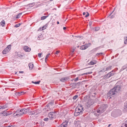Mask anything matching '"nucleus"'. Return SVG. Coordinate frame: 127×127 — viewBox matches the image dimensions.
Segmentation results:
<instances>
[{
  "label": "nucleus",
  "mask_w": 127,
  "mask_h": 127,
  "mask_svg": "<svg viewBox=\"0 0 127 127\" xmlns=\"http://www.w3.org/2000/svg\"><path fill=\"white\" fill-rule=\"evenodd\" d=\"M121 87L120 85L116 84L115 87L112 89L109 92L110 96H112L115 94L116 93L119 92L120 91Z\"/></svg>",
  "instance_id": "f257e3e1"
},
{
  "label": "nucleus",
  "mask_w": 127,
  "mask_h": 127,
  "mask_svg": "<svg viewBox=\"0 0 127 127\" xmlns=\"http://www.w3.org/2000/svg\"><path fill=\"white\" fill-rule=\"evenodd\" d=\"M28 109H21L17 112V113L16 114V116H22L23 115L27 114L28 113Z\"/></svg>",
  "instance_id": "f03ea898"
},
{
  "label": "nucleus",
  "mask_w": 127,
  "mask_h": 127,
  "mask_svg": "<svg viewBox=\"0 0 127 127\" xmlns=\"http://www.w3.org/2000/svg\"><path fill=\"white\" fill-rule=\"evenodd\" d=\"M106 107L105 105H102L97 110V113L100 114L103 113L105 110Z\"/></svg>",
  "instance_id": "7ed1b4c3"
},
{
  "label": "nucleus",
  "mask_w": 127,
  "mask_h": 127,
  "mask_svg": "<svg viewBox=\"0 0 127 127\" xmlns=\"http://www.w3.org/2000/svg\"><path fill=\"white\" fill-rule=\"evenodd\" d=\"M94 103V100L93 99H89L87 102L86 105L87 107H89Z\"/></svg>",
  "instance_id": "20e7f679"
},
{
  "label": "nucleus",
  "mask_w": 127,
  "mask_h": 127,
  "mask_svg": "<svg viewBox=\"0 0 127 127\" xmlns=\"http://www.w3.org/2000/svg\"><path fill=\"white\" fill-rule=\"evenodd\" d=\"M114 74V72H113V71H112L111 72L107 74L104 77H105V78H108L110 77L113 76Z\"/></svg>",
  "instance_id": "39448f33"
},
{
  "label": "nucleus",
  "mask_w": 127,
  "mask_h": 127,
  "mask_svg": "<svg viewBox=\"0 0 127 127\" xmlns=\"http://www.w3.org/2000/svg\"><path fill=\"white\" fill-rule=\"evenodd\" d=\"M83 108L82 106L80 105L78 107L76 108L75 109V110L77 111V112H79L80 114H81L82 113L83 111Z\"/></svg>",
  "instance_id": "423d86ee"
},
{
  "label": "nucleus",
  "mask_w": 127,
  "mask_h": 127,
  "mask_svg": "<svg viewBox=\"0 0 127 127\" xmlns=\"http://www.w3.org/2000/svg\"><path fill=\"white\" fill-rule=\"evenodd\" d=\"M56 115V113L54 112H51L49 114L48 116L50 118L52 119Z\"/></svg>",
  "instance_id": "0eeeda50"
},
{
  "label": "nucleus",
  "mask_w": 127,
  "mask_h": 127,
  "mask_svg": "<svg viewBox=\"0 0 127 127\" xmlns=\"http://www.w3.org/2000/svg\"><path fill=\"white\" fill-rule=\"evenodd\" d=\"M75 127H80V122L79 121L75 122Z\"/></svg>",
  "instance_id": "6e6552de"
},
{
  "label": "nucleus",
  "mask_w": 127,
  "mask_h": 127,
  "mask_svg": "<svg viewBox=\"0 0 127 127\" xmlns=\"http://www.w3.org/2000/svg\"><path fill=\"white\" fill-rule=\"evenodd\" d=\"M69 79V78L68 77H63L60 79V81L62 82H65Z\"/></svg>",
  "instance_id": "1a4fd4ad"
},
{
  "label": "nucleus",
  "mask_w": 127,
  "mask_h": 127,
  "mask_svg": "<svg viewBox=\"0 0 127 127\" xmlns=\"http://www.w3.org/2000/svg\"><path fill=\"white\" fill-rule=\"evenodd\" d=\"M23 49L25 51L27 52L30 51L31 50V48H29V47L27 46H24L23 48Z\"/></svg>",
  "instance_id": "9d476101"
},
{
  "label": "nucleus",
  "mask_w": 127,
  "mask_h": 127,
  "mask_svg": "<svg viewBox=\"0 0 127 127\" xmlns=\"http://www.w3.org/2000/svg\"><path fill=\"white\" fill-rule=\"evenodd\" d=\"M25 93L23 91L20 92H16L15 93V94L17 96H19L21 95L24 94Z\"/></svg>",
  "instance_id": "9b49d317"
},
{
  "label": "nucleus",
  "mask_w": 127,
  "mask_h": 127,
  "mask_svg": "<svg viewBox=\"0 0 127 127\" xmlns=\"http://www.w3.org/2000/svg\"><path fill=\"white\" fill-rule=\"evenodd\" d=\"M88 47V45L85 44V45H82L81 46L80 48V49L81 50H83L86 49Z\"/></svg>",
  "instance_id": "f8f14e48"
},
{
  "label": "nucleus",
  "mask_w": 127,
  "mask_h": 127,
  "mask_svg": "<svg viewBox=\"0 0 127 127\" xmlns=\"http://www.w3.org/2000/svg\"><path fill=\"white\" fill-rule=\"evenodd\" d=\"M41 110L39 109L35 110V115H37L41 113Z\"/></svg>",
  "instance_id": "ddd939ff"
},
{
  "label": "nucleus",
  "mask_w": 127,
  "mask_h": 127,
  "mask_svg": "<svg viewBox=\"0 0 127 127\" xmlns=\"http://www.w3.org/2000/svg\"><path fill=\"white\" fill-rule=\"evenodd\" d=\"M9 51V50H7V48H5L3 50L2 53L3 54H5L8 52Z\"/></svg>",
  "instance_id": "4468645a"
},
{
  "label": "nucleus",
  "mask_w": 127,
  "mask_h": 127,
  "mask_svg": "<svg viewBox=\"0 0 127 127\" xmlns=\"http://www.w3.org/2000/svg\"><path fill=\"white\" fill-rule=\"evenodd\" d=\"M96 63V62L94 61H92L91 62L89 63V65H94Z\"/></svg>",
  "instance_id": "2eb2a0df"
},
{
  "label": "nucleus",
  "mask_w": 127,
  "mask_h": 127,
  "mask_svg": "<svg viewBox=\"0 0 127 127\" xmlns=\"http://www.w3.org/2000/svg\"><path fill=\"white\" fill-rule=\"evenodd\" d=\"M81 82H79L78 83H73V86L74 87V86H78L80 85Z\"/></svg>",
  "instance_id": "dca6fc26"
},
{
  "label": "nucleus",
  "mask_w": 127,
  "mask_h": 127,
  "mask_svg": "<svg viewBox=\"0 0 127 127\" xmlns=\"http://www.w3.org/2000/svg\"><path fill=\"white\" fill-rule=\"evenodd\" d=\"M8 107L7 104H6L2 106H0V109H4L7 108Z\"/></svg>",
  "instance_id": "f3484780"
},
{
  "label": "nucleus",
  "mask_w": 127,
  "mask_h": 127,
  "mask_svg": "<svg viewBox=\"0 0 127 127\" xmlns=\"http://www.w3.org/2000/svg\"><path fill=\"white\" fill-rule=\"evenodd\" d=\"M29 68L30 69H32L33 67V65L32 63H30L29 64Z\"/></svg>",
  "instance_id": "a211bd4d"
},
{
  "label": "nucleus",
  "mask_w": 127,
  "mask_h": 127,
  "mask_svg": "<svg viewBox=\"0 0 127 127\" xmlns=\"http://www.w3.org/2000/svg\"><path fill=\"white\" fill-rule=\"evenodd\" d=\"M89 98L87 95H86L84 97V100L85 101H86L87 100H89Z\"/></svg>",
  "instance_id": "6ab92c4d"
},
{
  "label": "nucleus",
  "mask_w": 127,
  "mask_h": 127,
  "mask_svg": "<svg viewBox=\"0 0 127 127\" xmlns=\"http://www.w3.org/2000/svg\"><path fill=\"white\" fill-rule=\"evenodd\" d=\"M80 114L79 112H77V110H75V112L74 113V115L75 116H77L79 115V114Z\"/></svg>",
  "instance_id": "aec40b11"
},
{
  "label": "nucleus",
  "mask_w": 127,
  "mask_h": 127,
  "mask_svg": "<svg viewBox=\"0 0 127 127\" xmlns=\"http://www.w3.org/2000/svg\"><path fill=\"white\" fill-rule=\"evenodd\" d=\"M122 127H127V120L123 124V126H122Z\"/></svg>",
  "instance_id": "412c9836"
},
{
  "label": "nucleus",
  "mask_w": 127,
  "mask_h": 127,
  "mask_svg": "<svg viewBox=\"0 0 127 127\" xmlns=\"http://www.w3.org/2000/svg\"><path fill=\"white\" fill-rule=\"evenodd\" d=\"M5 23V21L4 20H2L0 23L1 25H2V27L4 26Z\"/></svg>",
  "instance_id": "4be33fe9"
},
{
  "label": "nucleus",
  "mask_w": 127,
  "mask_h": 127,
  "mask_svg": "<svg viewBox=\"0 0 127 127\" xmlns=\"http://www.w3.org/2000/svg\"><path fill=\"white\" fill-rule=\"evenodd\" d=\"M48 16H42L41 18V20H44L46 19L47 17Z\"/></svg>",
  "instance_id": "5701e85b"
},
{
  "label": "nucleus",
  "mask_w": 127,
  "mask_h": 127,
  "mask_svg": "<svg viewBox=\"0 0 127 127\" xmlns=\"http://www.w3.org/2000/svg\"><path fill=\"white\" fill-rule=\"evenodd\" d=\"M22 14V13H19L17 15H16V18L18 19V18H19L20 17Z\"/></svg>",
  "instance_id": "b1692460"
},
{
  "label": "nucleus",
  "mask_w": 127,
  "mask_h": 127,
  "mask_svg": "<svg viewBox=\"0 0 127 127\" xmlns=\"http://www.w3.org/2000/svg\"><path fill=\"white\" fill-rule=\"evenodd\" d=\"M111 67H112L111 66H109L107 67H106V68H105V69H106V71H107L108 70L110 69Z\"/></svg>",
  "instance_id": "393cba45"
},
{
  "label": "nucleus",
  "mask_w": 127,
  "mask_h": 127,
  "mask_svg": "<svg viewBox=\"0 0 127 127\" xmlns=\"http://www.w3.org/2000/svg\"><path fill=\"white\" fill-rule=\"evenodd\" d=\"M11 45H9L6 48H7V50H9V51H10L11 49Z\"/></svg>",
  "instance_id": "a878e982"
},
{
  "label": "nucleus",
  "mask_w": 127,
  "mask_h": 127,
  "mask_svg": "<svg viewBox=\"0 0 127 127\" xmlns=\"http://www.w3.org/2000/svg\"><path fill=\"white\" fill-rule=\"evenodd\" d=\"M34 5V3H33L29 4L28 5L30 7H32Z\"/></svg>",
  "instance_id": "bb28decb"
},
{
  "label": "nucleus",
  "mask_w": 127,
  "mask_h": 127,
  "mask_svg": "<svg viewBox=\"0 0 127 127\" xmlns=\"http://www.w3.org/2000/svg\"><path fill=\"white\" fill-rule=\"evenodd\" d=\"M12 113L11 112H6V113L5 114V115L6 116H8V115H9L10 114H11Z\"/></svg>",
  "instance_id": "cd10ccee"
},
{
  "label": "nucleus",
  "mask_w": 127,
  "mask_h": 127,
  "mask_svg": "<svg viewBox=\"0 0 127 127\" xmlns=\"http://www.w3.org/2000/svg\"><path fill=\"white\" fill-rule=\"evenodd\" d=\"M1 114L3 115V116H6V115H5V114L6 113V111H4L1 112Z\"/></svg>",
  "instance_id": "c85d7f7f"
},
{
  "label": "nucleus",
  "mask_w": 127,
  "mask_h": 127,
  "mask_svg": "<svg viewBox=\"0 0 127 127\" xmlns=\"http://www.w3.org/2000/svg\"><path fill=\"white\" fill-rule=\"evenodd\" d=\"M92 72H88V73H84L83 74H82L81 75H88V74H91V73H92Z\"/></svg>",
  "instance_id": "c756f323"
},
{
  "label": "nucleus",
  "mask_w": 127,
  "mask_h": 127,
  "mask_svg": "<svg viewBox=\"0 0 127 127\" xmlns=\"http://www.w3.org/2000/svg\"><path fill=\"white\" fill-rule=\"evenodd\" d=\"M104 53H97L96 55V56H98L99 55H104Z\"/></svg>",
  "instance_id": "7c9ffc66"
},
{
  "label": "nucleus",
  "mask_w": 127,
  "mask_h": 127,
  "mask_svg": "<svg viewBox=\"0 0 127 127\" xmlns=\"http://www.w3.org/2000/svg\"><path fill=\"white\" fill-rule=\"evenodd\" d=\"M127 68V65H125L124 66H123L122 67V69H123V70H124L126 68ZM126 70H127V69Z\"/></svg>",
  "instance_id": "2f4dec72"
},
{
  "label": "nucleus",
  "mask_w": 127,
  "mask_h": 127,
  "mask_svg": "<svg viewBox=\"0 0 127 127\" xmlns=\"http://www.w3.org/2000/svg\"><path fill=\"white\" fill-rule=\"evenodd\" d=\"M124 109L126 110H127V103H125L124 104Z\"/></svg>",
  "instance_id": "473e14b6"
},
{
  "label": "nucleus",
  "mask_w": 127,
  "mask_h": 127,
  "mask_svg": "<svg viewBox=\"0 0 127 127\" xmlns=\"http://www.w3.org/2000/svg\"><path fill=\"white\" fill-rule=\"evenodd\" d=\"M78 97V95H76L74 96L73 97V99L74 100H75Z\"/></svg>",
  "instance_id": "72a5a7b5"
},
{
  "label": "nucleus",
  "mask_w": 127,
  "mask_h": 127,
  "mask_svg": "<svg viewBox=\"0 0 127 127\" xmlns=\"http://www.w3.org/2000/svg\"><path fill=\"white\" fill-rule=\"evenodd\" d=\"M105 68H106V67H104L103 68L102 70H101L100 71V72H105V71H106V70L105 69Z\"/></svg>",
  "instance_id": "f704fd0d"
},
{
  "label": "nucleus",
  "mask_w": 127,
  "mask_h": 127,
  "mask_svg": "<svg viewBox=\"0 0 127 127\" xmlns=\"http://www.w3.org/2000/svg\"><path fill=\"white\" fill-rule=\"evenodd\" d=\"M75 50V49H73L71 51V52H70V53L72 55L71 56H72L73 54L74 53V52Z\"/></svg>",
  "instance_id": "c9c22d12"
},
{
  "label": "nucleus",
  "mask_w": 127,
  "mask_h": 127,
  "mask_svg": "<svg viewBox=\"0 0 127 127\" xmlns=\"http://www.w3.org/2000/svg\"><path fill=\"white\" fill-rule=\"evenodd\" d=\"M21 23H19L18 24L16 25L15 26V27L16 28L20 26L21 25Z\"/></svg>",
  "instance_id": "e433bc0d"
},
{
  "label": "nucleus",
  "mask_w": 127,
  "mask_h": 127,
  "mask_svg": "<svg viewBox=\"0 0 127 127\" xmlns=\"http://www.w3.org/2000/svg\"><path fill=\"white\" fill-rule=\"evenodd\" d=\"M99 29V27H97L95 28V31H97Z\"/></svg>",
  "instance_id": "4c0bfd02"
},
{
  "label": "nucleus",
  "mask_w": 127,
  "mask_h": 127,
  "mask_svg": "<svg viewBox=\"0 0 127 127\" xmlns=\"http://www.w3.org/2000/svg\"><path fill=\"white\" fill-rule=\"evenodd\" d=\"M40 82V81H39L37 82H35L34 84H39V83Z\"/></svg>",
  "instance_id": "58836bf2"
},
{
  "label": "nucleus",
  "mask_w": 127,
  "mask_h": 127,
  "mask_svg": "<svg viewBox=\"0 0 127 127\" xmlns=\"http://www.w3.org/2000/svg\"><path fill=\"white\" fill-rule=\"evenodd\" d=\"M86 13H87V14L85 16V17H87L89 15V14L88 12H87Z\"/></svg>",
  "instance_id": "ea45409f"
},
{
  "label": "nucleus",
  "mask_w": 127,
  "mask_h": 127,
  "mask_svg": "<svg viewBox=\"0 0 127 127\" xmlns=\"http://www.w3.org/2000/svg\"><path fill=\"white\" fill-rule=\"evenodd\" d=\"M31 113L32 115H35V110L31 112Z\"/></svg>",
  "instance_id": "a19ab883"
},
{
  "label": "nucleus",
  "mask_w": 127,
  "mask_h": 127,
  "mask_svg": "<svg viewBox=\"0 0 127 127\" xmlns=\"http://www.w3.org/2000/svg\"><path fill=\"white\" fill-rule=\"evenodd\" d=\"M44 120L45 121H47L48 120V118H45L44 119Z\"/></svg>",
  "instance_id": "79ce46f5"
},
{
  "label": "nucleus",
  "mask_w": 127,
  "mask_h": 127,
  "mask_svg": "<svg viewBox=\"0 0 127 127\" xmlns=\"http://www.w3.org/2000/svg\"><path fill=\"white\" fill-rule=\"evenodd\" d=\"M78 77L76 78L75 79H74V82H76L78 80Z\"/></svg>",
  "instance_id": "37998d69"
},
{
  "label": "nucleus",
  "mask_w": 127,
  "mask_h": 127,
  "mask_svg": "<svg viewBox=\"0 0 127 127\" xmlns=\"http://www.w3.org/2000/svg\"><path fill=\"white\" fill-rule=\"evenodd\" d=\"M92 24V22H90L89 23V25L90 26H91Z\"/></svg>",
  "instance_id": "c03bdc74"
},
{
  "label": "nucleus",
  "mask_w": 127,
  "mask_h": 127,
  "mask_svg": "<svg viewBox=\"0 0 127 127\" xmlns=\"http://www.w3.org/2000/svg\"><path fill=\"white\" fill-rule=\"evenodd\" d=\"M114 15H112L110 17V18L111 19L114 18Z\"/></svg>",
  "instance_id": "a18cd8bd"
},
{
  "label": "nucleus",
  "mask_w": 127,
  "mask_h": 127,
  "mask_svg": "<svg viewBox=\"0 0 127 127\" xmlns=\"http://www.w3.org/2000/svg\"><path fill=\"white\" fill-rule=\"evenodd\" d=\"M48 56H46V57L45 58V62H46V61L47 60V58H48Z\"/></svg>",
  "instance_id": "49530a36"
},
{
  "label": "nucleus",
  "mask_w": 127,
  "mask_h": 127,
  "mask_svg": "<svg viewBox=\"0 0 127 127\" xmlns=\"http://www.w3.org/2000/svg\"><path fill=\"white\" fill-rule=\"evenodd\" d=\"M124 43L125 44H127V38L126 39Z\"/></svg>",
  "instance_id": "de8ad7c7"
},
{
  "label": "nucleus",
  "mask_w": 127,
  "mask_h": 127,
  "mask_svg": "<svg viewBox=\"0 0 127 127\" xmlns=\"http://www.w3.org/2000/svg\"><path fill=\"white\" fill-rule=\"evenodd\" d=\"M60 52V51H57L55 53V54H56L57 55L58 53Z\"/></svg>",
  "instance_id": "09e8293b"
},
{
  "label": "nucleus",
  "mask_w": 127,
  "mask_h": 127,
  "mask_svg": "<svg viewBox=\"0 0 127 127\" xmlns=\"http://www.w3.org/2000/svg\"><path fill=\"white\" fill-rule=\"evenodd\" d=\"M42 53H39L38 54V56H41V55H42Z\"/></svg>",
  "instance_id": "8fccbe9b"
},
{
  "label": "nucleus",
  "mask_w": 127,
  "mask_h": 127,
  "mask_svg": "<svg viewBox=\"0 0 127 127\" xmlns=\"http://www.w3.org/2000/svg\"><path fill=\"white\" fill-rule=\"evenodd\" d=\"M38 123L37 122L36 123V125H37V126H40V124H39V125H38Z\"/></svg>",
  "instance_id": "3c124183"
},
{
  "label": "nucleus",
  "mask_w": 127,
  "mask_h": 127,
  "mask_svg": "<svg viewBox=\"0 0 127 127\" xmlns=\"http://www.w3.org/2000/svg\"><path fill=\"white\" fill-rule=\"evenodd\" d=\"M66 29V27H64L63 28V29L64 30H65Z\"/></svg>",
  "instance_id": "603ef678"
},
{
  "label": "nucleus",
  "mask_w": 127,
  "mask_h": 127,
  "mask_svg": "<svg viewBox=\"0 0 127 127\" xmlns=\"http://www.w3.org/2000/svg\"><path fill=\"white\" fill-rule=\"evenodd\" d=\"M42 28L43 29H45L46 28H44V26L42 27Z\"/></svg>",
  "instance_id": "864d4df0"
},
{
  "label": "nucleus",
  "mask_w": 127,
  "mask_h": 127,
  "mask_svg": "<svg viewBox=\"0 0 127 127\" xmlns=\"http://www.w3.org/2000/svg\"><path fill=\"white\" fill-rule=\"evenodd\" d=\"M23 71H19V72L20 73H23Z\"/></svg>",
  "instance_id": "5fc2aeb1"
},
{
  "label": "nucleus",
  "mask_w": 127,
  "mask_h": 127,
  "mask_svg": "<svg viewBox=\"0 0 127 127\" xmlns=\"http://www.w3.org/2000/svg\"><path fill=\"white\" fill-rule=\"evenodd\" d=\"M86 14V13L85 12H84L83 13V15H85Z\"/></svg>",
  "instance_id": "6e6d98bb"
},
{
  "label": "nucleus",
  "mask_w": 127,
  "mask_h": 127,
  "mask_svg": "<svg viewBox=\"0 0 127 127\" xmlns=\"http://www.w3.org/2000/svg\"><path fill=\"white\" fill-rule=\"evenodd\" d=\"M50 55V53H48L47 55L46 56H49Z\"/></svg>",
  "instance_id": "4d7b16f0"
},
{
  "label": "nucleus",
  "mask_w": 127,
  "mask_h": 127,
  "mask_svg": "<svg viewBox=\"0 0 127 127\" xmlns=\"http://www.w3.org/2000/svg\"><path fill=\"white\" fill-rule=\"evenodd\" d=\"M57 24H59V23L58 21H57Z\"/></svg>",
  "instance_id": "13d9d810"
},
{
  "label": "nucleus",
  "mask_w": 127,
  "mask_h": 127,
  "mask_svg": "<svg viewBox=\"0 0 127 127\" xmlns=\"http://www.w3.org/2000/svg\"><path fill=\"white\" fill-rule=\"evenodd\" d=\"M113 11H112V12L111 13V14L110 15H109V16L110 15L112 14V13H113Z\"/></svg>",
  "instance_id": "bf43d9fd"
},
{
  "label": "nucleus",
  "mask_w": 127,
  "mask_h": 127,
  "mask_svg": "<svg viewBox=\"0 0 127 127\" xmlns=\"http://www.w3.org/2000/svg\"><path fill=\"white\" fill-rule=\"evenodd\" d=\"M38 57L39 58H41V56H38Z\"/></svg>",
  "instance_id": "052dcab7"
},
{
  "label": "nucleus",
  "mask_w": 127,
  "mask_h": 127,
  "mask_svg": "<svg viewBox=\"0 0 127 127\" xmlns=\"http://www.w3.org/2000/svg\"><path fill=\"white\" fill-rule=\"evenodd\" d=\"M32 83H34V82H33V81H32Z\"/></svg>",
  "instance_id": "680f3d73"
},
{
  "label": "nucleus",
  "mask_w": 127,
  "mask_h": 127,
  "mask_svg": "<svg viewBox=\"0 0 127 127\" xmlns=\"http://www.w3.org/2000/svg\"><path fill=\"white\" fill-rule=\"evenodd\" d=\"M7 127H11V126H8Z\"/></svg>",
  "instance_id": "e2e57ef3"
},
{
  "label": "nucleus",
  "mask_w": 127,
  "mask_h": 127,
  "mask_svg": "<svg viewBox=\"0 0 127 127\" xmlns=\"http://www.w3.org/2000/svg\"><path fill=\"white\" fill-rule=\"evenodd\" d=\"M114 58V56H113L112 57V59H113Z\"/></svg>",
  "instance_id": "0e129e2a"
},
{
  "label": "nucleus",
  "mask_w": 127,
  "mask_h": 127,
  "mask_svg": "<svg viewBox=\"0 0 127 127\" xmlns=\"http://www.w3.org/2000/svg\"><path fill=\"white\" fill-rule=\"evenodd\" d=\"M87 85H85V87H87Z\"/></svg>",
  "instance_id": "69168bd1"
},
{
  "label": "nucleus",
  "mask_w": 127,
  "mask_h": 127,
  "mask_svg": "<svg viewBox=\"0 0 127 127\" xmlns=\"http://www.w3.org/2000/svg\"><path fill=\"white\" fill-rule=\"evenodd\" d=\"M45 27L46 26V27H47V26H46V25H45Z\"/></svg>",
  "instance_id": "338daca9"
},
{
  "label": "nucleus",
  "mask_w": 127,
  "mask_h": 127,
  "mask_svg": "<svg viewBox=\"0 0 127 127\" xmlns=\"http://www.w3.org/2000/svg\"><path fill=\"white\" fill-rule=\"evenodd\" d=\"M50 0V1H52V0Z\"/></svg>",
  "instance_id": "774afa93"
}]
</instances>
